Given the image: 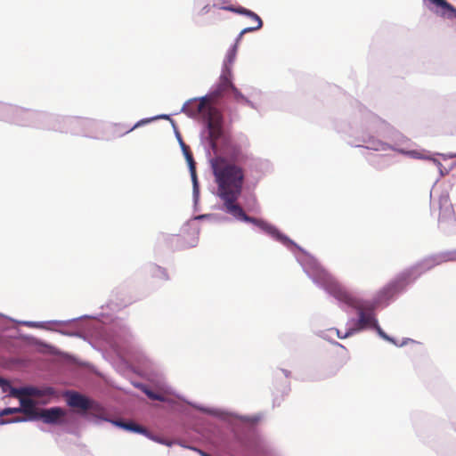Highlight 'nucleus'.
Here are the masks:
<instances>
[{"label": "nucleus", "instance_id": "f257e3e1", "mask_svg": "<svg viewBox=\"0 0 456 456\" xmlns=\"http://www.w3.org/2000/svg\"><path fill=\"white\" fill-rule=\"evenodd\" d=\"M216 183V196L222 200L219 209L237 221L251 224L262 232L280 242L292 254L300 249L297 245L275 225L262 218L248 216L239 203L246 179L245 165L248 155L240 145L235 143L230 134L216 141L214 149H205Z\"/></svg>", "mask_w": 456, "mask_h": 456}, {"label": "nucleus", "instance_id": "f03ea898", "mask_svg": "<svg viewBox=\"0 0 456 456\" xmlns=\"http://www.w3.org/2000/svg\"><path fill=\"white\" fill-rule=\"evenodd\" d=\"M293 256L308 278L317 287L336 299L342 310L352 308L357 311V319H351L350 322L352 323L346 324V336H353L367 328L372 329L379 322L374 314L375 310L388 305L399 296L387 283L375 294L371 300L363 301L329 273L315 257L303 248L300 247V249L295 251Z\"/></svg>", "mask_w": 456, "mask_h": 456}, {"label": "nucleus", "instance_id": "7ed1b4c3", "mask_svg": "<svg viewBox=\"0 0 456 456\" xmlns=\"http://www.w3.org/2000/svg\"><path fill=\"white\" fill-rule=\"evenodd\" d=\"M357 118L366 125L368 132H362L357 136L359 143L354 144V147H363L375 151L391 150L416 159H428L418 151L406 150L403 146H409L410 141L403 134L360 104Z\"/></svg>", "mask_w": 456, "mask_h": 456}, {"label": "nucleus", "instance_id": "20e7f679", "mask_svg": "<svg viewBox=\"0 0 456 456\" xmlns=\"http://www.w3.org/2000/svg\"><path fill=\"white\" fill-rule=\"evenodd\" d=\"M152 365L135 334L126 322L116 319V371L125 377L142 376Z\"/></svg>", "mask_w": 456, "mask_h": 456}, {"label": "nucleus", "instance_id": "39448f33", "mask_svg": "<svg viewBox=\"0 0 456 456\" xmlns=\"http://www.w3.org/2000/svg\"><path fill=\"white\" fill-rule=\"evenodd\" d=\"M179 112L186 114L191 118H200L203 121L200 136L204 149H214L217 140L229 134L224 125L223 114H216L214 117L204 103L197 102L196 99L186 101Z\"/></svg>", "mask_w": 456, "mask_h": 456}, {"label": "nucleus", "instance_id": "423d86ee", "mask_svg": "<svg viewBox=\"0 0 456 456\" xmlns=\"http://www.w3.org/2000/svg\"><path fill=\"white\" fill-rule=\"evenodd\" d=\"M449 261H456V250L443 251L427 256L400 272L388 283L400 295L406 291L407 287L422 274Z\"/></svg>", "mask_w": 456, "mask_h": 456}, {"label": "nucleus", "instance_id": "0eeeda50", "mask_svg": "<svg viewBox=\"0 0 456 456\" xmlns=\"http://www.w3.org/2000/svg\"><path fill=\"white\" fill-rule=\"evenodd\" d=\"M181 400L200 412L225 422L237 436L245 428H253L261 419L260 415H240L226 409L205 406L188 401L185 398H181Z\"/></svg>", "mask_w": 456, "mask_h": 456}, {"label": "nucleus", "instance_id": "6e6552de", "mask_svg": "<svg viewBox=\"0 0 456 456\" xmlns=\"http://www.w3.org/2000/svg\"><path fill=\"white\" fill-rule=\"evenodd\" d=\"M234 59H224L222 65V71L219 81L213 85L209 92L200 97H194L197 102L204 103L206 109L210 110L214 117L216 114H222L217 108V102H212L214 99L222 98L224 94L229 92L230 78H232V66Z\"/></svg>", "mask_w": 456, "mask_h": 456}, {"label": "nucleus", "instance_id": "1a4fd4ad", "mask_svg": "<svg viewBox=\"0 0 456 456\" xmlns=\"http://www.w3.org/2000/svg\"><path fill=\"white\" fill-rule=\"evenodd\" d=\"M438 204L440 209L438 227L444 233L450 232L456 227V214L448 191H445L440 194Z\"/></svg>", "mask_w": 456, "mask_h": 456}, {"label": "nucleus", "instance_id": "9d476101", "mask_svg": "<svg viewBox=\"0 0 456 456\" xmlns=\"http://www.w3.org/2000/svg\"><path fill=\"white\" fill-rule=\"evenodd\" d=\"M171 126L174 129L175 138L180 145V148L183 151V154L186 159L188 164L191 183H192V199L194 205L198 204L200 199V183L198 180L197 173H196V162L194 161L193 156L189 150V147L183 142L182 135L175 123L174 120H171Z\"/></svg>", "mask_w": 456, "mask_h": 456}, {"label": "nucleus", "instance_id": "9b49d317", "mask_svg": "<svg viewBox=\"0 0 456 456\" xmlns=\"http://www.w3.org/2000/svg\"><path fill=\"white\" fill-rule=\"evenodd\" d=\"M248 456H273V447L264 437L254 436L247 444Z\"/></svg>", "mask_w": 456, "mask_h": 456}, {"label": "nucleus", "instance_id": "f8f14e48", "mask_svg": "<svg viewBox=\"0 0 456 456\" xmlns=\"http://www.w3.org/2000/svg\"><path fill=\"white\" fill-rule=\"evenodd\" d=\"M66 397L67 403L70 407L77 409L82 412L98 409V404L94 401L77 392H68Z\"/></svg>", "mask_w": 456, "mask_h": 456}, {"label": "nucleus", "instance_id": "ddd939ff", "mask_svg": "<svg viewBox=\"0 0 456 456\" xmlns=\"http://www.w3.org/2000/svg\"><path fill=\"white\" fill-rule=\"evenodd\" d=\"M55 391L53 387H46L43 388H38L36 387H23L16 389L11 390V397H20L25 396H34V397H43L49 396L54 395Z\"/></svg>", "mask_w": 456, "mask_h": 456}, {"label": "nucleus", "instance_id": "4468645a", "mask_svg": "<svg viewBox=\"0 0 456 456\" xmlns=\"http://www.w3.org/2000/svg\"><path fill=\"white\" fill-rule=\"evenodd\" d=\"M142 270L146 277L152 279L159 283L169 281L167 270L155 263L150 262L145 264Z\"/></svg>", "mask_w": 456, "mask_h": 456}, {"label": "nucleus", "instance_id": "2eb2a0df", "mask_svg": "<svg viewBox=\"0 0 456 456\" xmlns=\"http://www.w3.org/2000/svg\"><path fill=\"white\" fill-rule=\"evenodd\" d=\"M66 411L59 407L40 410L38 419H42L47 424H58L61 422Z\"/></svg>", "mask_w": 456, "mask_h": 456}, {"label": "nucleus", "instance_id": "dca6fc26", "mask_svg": "<svg viewBox=\"0 0 456 456\" xmlns=\"http://www.w3.org/2000/svg\"><path fill=\"white\" fill-rule=\"evenodd\" d=\"M436 7L435 12L445 19H456V8L446 0H428Z\"/></svg>", "mask_w": 456, "mask_h": 456}, {"label": "nucleus", "instance_id": "f3484780", "mask_svg": "<svg viewBox=\"0 0 456 456\" xmlns=\"http://www.w3.org/2000/svg\"><path fill=\"white\" fill-rule=\"evenodd\" d=\"M16 398L19 399L20 403V407L19 408L20 412L26 414L28 417V419H38L40 410L36 408V403L32 399L22 395Z\"/></svg>", "mask_w": 456, "mask_h": 456}, {"label": "nucleus", "instance_id": "a211bd4d", "mask_svg": "<svg viewBox=\"0 0 456 456\" xmlns=\"http://www.w3.org/2000/svg\"><path fill=\"white\" fill-rule=\"evenodd\" d=\"M116 428H122L126 431L140 434L143 436L146 435L147 428L132 419H119L116 418Z\"/></svg>", "mask_w": 456, "mask_h": 456}, {"label": "nucleus", "instance_id": "6ab92c4d", "mask_svg": "<svg viewBox=\"0 0 456 456\" xmlns=\"http://www.w3.org/2000/svg\"><path fill=\"white\" fill-rule=\"evenodd\" d=\"M132 384L134 387L139 388L142 393H144L147 397L153 401H158L161 403H167L168 398L161 393H159L152 389L149 385L142 382H134L132 381Z\"/></svg>", "mask_w": 456, "mask_h": 456}, {"label": "nucleus", "instance_id": "aec40b11", "mask_svg": "<svg viewBox=\"0 0 456 456\" xmlns=\"http://www.w3.org/2000/svg\"><path fill=\"white\" fill-rule=\"evenodd\" d=\"M369 164L376 170L381 171L389 167L393 161L390 155H372L368 158Z\"/></svg>", "mask_w": 456, "mask_h": 456}, {"label": "nucleus", "instance_id": "412c9836", "mask_svg": "<svg viewBox=\"0 0 456 456\" xmlns=\"http://www.w3.org/2000/svg\"><path fill=\"white\" fill-rule=\"evenodd\" d=\"M236 12L238 13H240V14H245L247 15L248 17H249L253 22H254V25L252 27H249V28H244L241 32H240V38L241 37V36L244 34V33H247V32H250V31H254V30H257L259 28H262L263 26V21L261 20V18L256 14L255 12L249 11V10H247L245 8H242V7H240L238 9H236Z\"/></svg>", "mask_w": 456, "mask_h": 456}, {"label": "nucleus", "instance_id": "4be33fe9", "mask_svg": "<svg viewBox=\"0 0 456 456\" xmlns=\"http://www.w3.org/2000/svg\"><path fill=\"white\" fill-rule=\"evenodd\" d=\"M229 92L232 94L233 99L237 102H243L248 107L257 110L256 104L246 97L233 84L232 78H230Z\"/></svg>", "mask_w": 456, "mask_h": 456}, {"label": "nucleus", "instance_id": "5701e85b", "mask_svg": "<svg viewBox=\"0 0 456 456\" xmlns=\"http://www.w3.org/2000/svg\"><path fill=\"white\" fill-rule=\"evenodd\" d=\"M372 330H374L377 334L384 340L388 341L394 344L396 346H406L409 342H412L413 340L411 338H404L402 343L398 344L396 339L393 337L387 335L379 326V322L375 325Z\"/></svg>", "mask_w": 456, "mask_h": 456}, {"label": "nucleus", "instance_id": "b1692460", "mask_svg": "<svg viewBox=\"0 0 456 456\" xmlns=\"http://www.w3.org/2000/svg\"><path fill=\"white\" fill-rule=\"evenodd\" d=\"M153 121H154L153 117L142 118L139 121H137L133 126H131L128 129H126V131L122 132L121 134H126L132 132L133 130L139 128L141 126H146Z\"/></svg>", "mask_w": 456, "mask_h": 456}, {"label": "nucleus", "instance_id": "393cba45", "mask_svg": "<svg viewBox=\"0 0 456 456\" xmlns=\"http://www.w3.org/2000/svg\"><path fill=\"white\" fill-rule=\"evenodd\" d=\"M336 129L338 133H343L348 134L349 136L354 135V128L351 125H346L344 123H337Z\"/></svg>", "mask_w": 456, "mask_h": 456}, {"label": "nucleus", "instance_id": "a878e982", "mask_svg": "<svg viewBox=\"0 0 456 456\" xmlns=\"http://www.w3.org/2000/svg\"><path fill=\"white\" fill-rule=\"evenodd\" d=\"M134 302V298L131 296H125L122 298L116 297V310H120L131 305Z\"/></svg>", "mask_w": 456, "mask_h": 456}, {"label": "nucleus", "instance_id": "bb28decb", "mask_svg": "<svg viewBox=\"0 0 456 456\" xmlns=\"http://www.w3.org/2000/svg\"><path fill=\"white\" fill-rule=\"evenodd\" d=\"M0 387L3 392L8 393V395L11 396V390L16 389V387H12L10 381L0 377Z\"/></svg>", "mask_w": 456, "mask_h": 456}, {"label": "nucleus", "instance_id": "cd10ccee", "mask_svg": "<svg viewBox=\"0 0 456 456\" xmlns=\"http://www.w3.org/2000/svg\"><path fill=\"white\" fill-rule=\"evenodd\" d=\"M147 435H145L144 436L147 437L148 439L155 442V443H158L159 444H162V442L164 441V437L162 436H159L156 434H153L149 428L147 429L146 433Z\"/></svg>", "mask_w": 456, "mask_h": 456}, {"label": "nucleus", "instance_id": "c85d7f7f", "mask_svg": "<svg viewBox=\"0 0 456 456\" xmlns=\"http://www.w3.org/2000/svg\"><path fill=\"white\" fill-rule=\"evenodd\" d=\"M430 159L438 167L441 176H444L445 175L448 174V172H449L448 170H444V171L443 170V165H442V163L439 160H437L436 159Z\"/></svg>", "mask_w": 456, "mask_h": 456}, {"label": "nucleus", "instance_id": "c756f323", "mask_svg": "<svg viewBox=\"0 0 456 456\" xmlns=\"http://www.w3.org/2000/svg\"><path fill=\"white\" fill-rule=\"evenodd\" d=\"M330 332H333V329H330V330H322V331L319 332V336L322 338L331 342V340L330 338V336H329V333H330Z\"/></svg>", "mask_w": 456, "mask_h": 456}, {"label": "nucleus", "instance_id": "7c9ffc66", "mask_svg": "<svg viewBox=\"0 0 456 456\" xmlns=\"http://www.w3.org/2000/svg\"><path fill=\"white\" fill-rule=\"evenodd\" d=\"M17 412H20L19 408H6L1 411V415L4 416V415L17 413Z\"/></svg>", "mask_w": 456, "mask_h": 456}, {"label": "nucleus", "instance_id": "2f4dec72", "mask_svg": "<svg viewBox=\"0 0 456 456\" xmlns=\"http://www.w3.org/2000/svg\"><path fill=\"white\" fill-rule=\"evenodd\" d=\"M129 127H125L121 124H116V134H118L120 136H123L124 134H121L122 132L126 131Z\"/></svg>", "mask_w": 456, "mask_h": 456}, {"label": "nucleus", "instance_id": "473e14b6", "mask_svg": "<svg viewBox=\"0 0 456 456\" xmlns=\"http://www.w3.org/2000/svg\"><path fill=\"white\" fill-rule=\"evenodd\" d=\"M153 118H154V121L155 120H159V119H167V120H172L171 118H170V115L168 114H159V115H156V116H153Z\"/></svg>", "mask_w": 456, "mask_h": 456}, {"label": "nucleus", "instance_id": "72a5a7b5", "mask_svg": "<svg viewBox=\"0 0 456 456\" xmlns=\"http://www.w3.org/2000/svg\"><path fill=\"white\" fill-rule=\"evenodd\" d=\"M250 95L252 97H259V99H261L264 96V94L262 93L261 90L254 88Z\"/></svg>", "mask_w": 456, "mask_h": 456}, {"label": "nucleus", "instance_id": "f704fd0d", "mask_svg": "<svg viewBox=\"0 0 456 456\" xmlns=\"http://www.w3.org/2000/svg\"><path fill=\"white\" fill-rule=\"evenodd\" d=\"M280 373L283 374L286 379H288L290 375V371L285 369L278 370L275 373V376L278 377Z\"/></svg>", "mask_w": 456, "mask_h": 456}, {"label": "nucleus", "instance_id": "c9c22d12", "mask_svg": "<svg viewBox=\"0 0 456 456\" xmlns=\"http://www.w3.org/2000/svg\"><path fill=\"white\" fill-rule=\"evenodd\" d=\"M332 329H333V332H336L338 338L344 339V338L350 337V336H346V332L342 333L339 330H338L336 328H332Z\"/></svg>", "mask_w": 456, "mask_h": 456}, {"label": "nucleus", "instance_id": "e433bc0d", "mask_svg": "<svg viewBox=\"0 0 456 456\" xmlns=\"http://www.w3.org/2000/svg\"><path fill=\"white\" fill-rule=\"evenodd\" d=\"M174 444H175L174 441L167 439V438H165L164 441L162 442L163 445H166V446H168V447H171Z\"/></svg>", "mask_w": 456, "mask_h": 456}, {"label": "nucleus", "instance_id": "4c0bfd02", "mask_svg": "<svg viewBox=\"0 0 456 456\" xmlns=\"http://www.w3.org/2000/svg\"><path fill=\"white\" fill-rule=\"evenodd\" d=\"M444 159L456 158V153L442 154Z\"/></svg>", "mask_w": 456, "mask_h": 456}, {"label": "nucleus", "instance_id": "58836bf2", "mask_svg": "<svg viewBox=\"0 0 456 456\" xmlns=\"http://www.w3.org/2000/svg\"><path fill=\"white\" fill-rule=\"evenodd\" d=\"M236 54V45H233L232 51L228 53L227 57H233Z\"/></svg>", "mask_w": 456, "mask_h": 456}, {"label": "nucleus", "instance_id": "ea45409f", "mask_svg": "<svg viewBox=\"0 0 456 456\" xmlns=\"http://www.w3.org/2000/svg\"><path fill=\"white\" fill-rule=\"evenodd\" d=\"M210 216H211V215L203 214V215H200V216H196L195 219H204V218H208Z\"/></svg>", "mask_w": 456, "mask_h": 456}, {"label": "nucleus", "instance_id": "a19ab883", "mask_svg": "<svg viewBox=\"0 0 456 456\" xmlns=\"http://www.w3.org/2000/svg\"><path fill=\"white\" fill-rule=\"evenodd\" d=\"M332 344L343 347V346L340 343L337 342V341L332 342Z\"/></svg>", "mask_w": 456, "mask_h": 456}]
</instances>
